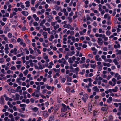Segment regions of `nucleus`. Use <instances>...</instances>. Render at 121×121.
<instances>
[{
	"instance_id": "f257e3e1",
	"label": "nucleus",
	"mask_w": 121,
	"mask_h": 121,
	"mask_svg": "<svg viewBox=\"0 0 121 121\" xmlns=\"http://www.w3.org/2000/svg\"><path fill=\"white\" fill-rule=\"evenodd\" d=\"M37 90L35 91V92H33L32 94V95L33 97H36L37 98H38L39 97V94L41 95V94L40 93L39 90L40 89V86H38L37 87Z\"/></svg>"
},
{
	"instance_id": "f03ea898",
	"label": "nucleus",
	"mask_w": 121,
	"mask_h": 121,
	"mask_svg": "<svg viewBox=\"0 0 121 121\" xmlns=\"http://www.w3.org/2000/svg\"><path fill=\"white\" fill-rule=\"evenodd\" d=\"M62 107L61 108V112H62L66 111L67 109L66 106L63 104H62Z\"/></svg>"
},
{
	"instance_id": "7ed1b4c3",
	"label": "nucleus",
	"mask_w": 121,
	"mask_h": 121,
	"mask_svg": "<svg viewBox=\"0 0 121 121\" xmlns=\"http://www.w3.org/2000/svg\"><path fill=\"white\" fill-rule=\"evenodd\" d=\"M88 95L85 94L83 95V97L82 98V99L84 102H85L88 99Z\"/></svg>"
},
{
	"instance_id": "20e7f679",
	"label": "nucleus",
	"mask_w": 121,
	"mask_h": 121,
	"mask_svg": "<svg viewBox=\"0 0 121 121\" xmlns=\"http://www.w3.org/2000/svg\"><path fill=\"white\" fill-rule=\"evenodd\" d=\"M97 42L99 45H102L103 43V40L102 39L100 38H98L97 39Z\"/></svg>"
},
{
	"instance_id": "39448f33",
	"label": "nucleus",
	"mask_w": 121,
	"mask_h": 121,
	"mask_svg": "<svg viewBox=\"0 0 121 121\" xmlns=\"http://www.w3.org/2000/svg\"><path fill=\"white\" fill-rule=\"evenodd\" d=\"M104 34H99L98 33H96L95 34V36L97 37H99V38H103L104 36Z\"/></svg>"
},
{
	"instance_id": "423d86ee",
	"label": "nucleus",
	"mask_w": 121,
	"mask_h": 121,
	"mask_svg": "<svg viewBox=\"0 0 121 121\" xmlns=\"http://www.w3.org/2000/svg\"><path fill=\"white\" fill-rule=\"evenodd\" d=\"M21 13L23 15L26 16H27L29 14V13L27 11H22Z\"/></svg>"
},
{
	"instance_id": "0eeeda50",
	"label": "nucleus",
	"mask_w": 121,
	"mask_h": 121,
	"mask_svg": "<svg viewBox=\"0 0 121 121\" xmlns=\"http://www.w3.org/2000/svg\"><path fill=\"white\" fill-rule=\"evenodd\" d=\"M92 89L95 92H98L99 91V89L97 86L93 87L92 88Z\"/></svg>"
},
{
	"instance_id": "6e6552de",
	"label": "nucleus",
	"mask_w": 121,
	"mask_h": 121,
	"mask_svg": "<svg viewBox=\"0 0 121 121\" xmlns=\"http://www.w3.org/2000/svg\"><path fill=\"white\" fill-rule=\"evenodd\" d=\"M47 33L46 32H44L42 34V35L44 36L45 39H46L47 38Z\"/></svg>"
},
{
	"instance_id": "1a4fd4ad",
	"label": "nucleus",
	"mask_w": 121,
	"mask_h": 121,
	"mask_svg": "<svg viewBox=\"0 0 121 121\" xmlns=\"http://www.w3.org/2000/svg\"><path fill=\"white\" fill-rule=\"evenodd\" d=\"M54 116H52L49 117L48 121H54Z\"/></svg>"
},
{
	"instance_id": "9d476101",
	"label": "nucleus",
	"mask_w": 121,
	"mask_h": 121,
	"mask_svg": "<svg viewBox=\"0 0 121 121\" xmlns=\"http://www.w3.org/2000/svg\"><path fill=\"white\" fill-rule=\"evenodd\" d=\"M113 62L115 63V65H117L119 64V62L118 61V60L116 58H115L113 60Z\"/></svg>"
},
{
	"instance_id": "9b49d317",
	"label": "nucleus",
	"mask_w": 121,
	"mask_h": 121,
	"mask_svg": "<svg viewBox=\"0 0 121 121\" xmlns=\"http://www.w3.org/2000/svg\"><path fill=\"white\" fill-rule=\"evenodd\" d=\"M66 76H67V82H71V78L69 77L68 75H65V77Z\"/></svg>"
},
{
	"instance_id": "f8f14e48",
	"label": "nucleus",
	"mask_w": 121,
	"mask_h": 121,
	"mask_svg": "<svg viewBox=\"0 0 121 121\" xmlns=\"http://www.w3.org/2000/svg\"><path fill=\"white\" fill-rule=\"evenodd\" d=\"M46 20L45 19H43L42 21L40 24V26H43V24L45 23L46 22Z\"/></svg>"
},
{
	"instance_id": "ddd939ff",
	"label": "nucleus",
	"mask_w": 121,
	"mask_h": 121,
	"mask_svg": "<svg viewBox=\"0 0 121 121\" xmlns=\"http://www.w3.org/2000/svg\"><path fill=\"white\" fill-rule=\"evenodd\" d=\"M112 100V98L111 97H110L109 99L107 100V102L108 103H110L111 102Z\"/></svg>"
},
{
	"instance_id": "4468645a",
	"label": "nucleus",
	"mask_w": 121,
	"mask_h": 121,
	"mask_svg": "<svg viewBox=\"0 0 121 121\" xmlns=\"http://www.w3.org/2000/svg\"><path fill=\"white\" fill-rule=\"evenodd\" d=\"M32 110L34 112H36L38 110V108L35 107L32 108Z\"/></svg>"
},
{
	"instance_id": "2eb2a0df",
	"label": "nucleus",
	"mask_w": 121,
	"mask_h": 121,
	"mask_svg": "<svg viewBox=\"0 0 121 121\" xmlns=\"http://www.w3.org/2000/svg\"><path fill=\"white\" fill-rule=\"evenodd\" d=\"M60 8V7H59L57 5H55L54 6V9L56 11H58Z\"/></svg>"
},
{
	"instance_id": "dca6fc26",
	"label": "nucleus",
	"mask_w": 121,
	"mask_h": 121,
	"mask_svg": "<svg viewBox=\"0 0 121 121\" xmlns=\"http://www.w3.org/2000/svg\"><path fill=\"white\" fill-rule=\"evenodd\" d=\"M26 4V7H29L30 6V2L29 1H27L25 2V3Z\"/></svg>"
},
{
	"instance_id": "f3484780",
	"label": "nucleus",
	"mask_w": 121,
	"mask_h": 121,
	"mask_svg": "<svg viewBox=\"0 0 121 121\" xmlns=\"http://www.w3.org/2000/svg\"><path fill=\"white\" fill-rule=\"evenodd\" d=\"M116 51L117 52L116 54L118 55V54L120 55L121 54V50H118V49H116Z\"/></svg>"
},
{
	"instance_id": "a211bd4d",
	"label": "nucleus",
	"mask_w": 121,
	"mask_h": 121,
	"mask_svg": "<svg viewBox=\"0 0 121 121\" xmlns=\"http://www.w3.org/2000/svg\"><path fill=\"white\" fill-rule=\"evenodd\" d=\"M16 95V99L17 100H18L19 99V95L17 93L15 94Z\"/></svg>"
},
{
	"instance_id": "6ab92c4d",
	"label": "nucleus",
	"mask_w": 121,
	"mask_h": 121,
	"mask_svg": "<svg viewBox=\"0 0 121 121\" xmlns=\"http://www.w3.org/2000/svg\"><path fill=\"white\" fill-rule=\"evenodd\" d=\"M59 27V25L58 24H56V26H53V27L55 30H56L57 28H58Z\"/></svg>"
},
{
	"instance_id": "aec40b11",
	"label": "nucleus",
	"mask_w": 121,
	"mask_h": 121,
	"mask_svg": "<svg viewBox=\"0 0 121 121\" xmlns=\"http://www.w3.org/2000/svg\"><path fill=\"white\" fill-rule=\"evenodd\" d=\"M68 62L69 63H72L73 62V61L72 60L71 58H69L68 59Z\"/></svg>"
},
{
	"instance_id": "412c9836",
	"label": "nucleus",
	"mask_w": 121,
	"mask_h": 121,
	"mask_svg": "<svg viewBox=\"0 0 121 121\" xmlns=\"http://www.w3.org/2000/svg\"><path fill=\"white\" fill-rule=\"evenodd\" d=\"M89 65V64H88L87 65H86V64H83L82 65V66H83V67H84L85 66L86 68H87Z\"/></svg>"
},
{
	"instance_id": "4be33fe9",
	"label": "nucleus",
	"mask_w": 121,
	"mask_h": 121,
	"mask_svg": "<svg viewBox=\"0 0 121 121\" xmlns=\"http://www.w3.org/2000/svg\"><path fill=\"white\" fill-rule=\"evenodd\" d=\"M60 76L59 73H56L55 75L53 76V78H56V76Z\"/></svg>"
},
{
	"instance_id": "5701e85b",
	"label": "nucleus",
	"mask_w": 121,
	"mask_h": 121,
	"mask_svg": "<svg viewBox=\"0 0 121 121\" xmlns=\"http://www.w3.org/2000/svg\"><path fill=\"white\" fill-rule=\"evenodd\" d=\"M7 104L10 108H12L13 107V105L11 104L10 102L9 101L7 102Z\"/></svg>"
},
{
	"instance_id": "b1692460",
	"label": "nucleus",
	"mask_w": 121,
	"mask_h": 121,
	"mask_svg": "<svg viewBox=\"0 0 121 121\" xmlns=\"http://www.w3.org/2000/svg\"><path fill=\"white\" fill-rule=\"evenodd\" d=\"M43 114L44 116H46L48 115V113L47 111H44L43 112Z\"/></svg>"
},
{
	"instance_id": "393cba45",
	"label": "nucleus",
	"mask_w": 121,
	"mask_h": 121,
	"mask_svg": "<svg viewBox=\"0 0 121 121\" xmlns=\"http://www.w3.org/2000/svg\"><path fill=\"white\" fill-rule=\"evenodd\" d=\"M34 26H38V24L37 22H34L33 23Z\"/></svg>"
},
{
	"instance_id": "a878e982",
	"label": "nucleus",
	"mask_w": 121,
	"mask_h": 121,
	"mask_svg": "<svg viewBox=\"0 0 121 121\" xmlns=\"http://www.w3.org/2000/svg\"><path fill=\"white\" fill-rule=\"evenodd\" d=\"M28 72V70H26L23 72V73L25 75H26L27 74Z\"/></svg>"
},
{
	"instance_id": "bb28decb",
	"label": "nucleus",
	"mask_w": 121,
	"mask_h": 121,
	"mask_svg": "<svg viewBox=\"0 0 121 121\" xmlns=\"http://www.w3.org/2000/svg\"><path fill=\"white\" fill-rule=\"evenodd\" d=\"M101 110L102 111H106L107 110L106 108L105 107H103L101 108Z\"/></svg>"
},
{
	"instance_id": "cd10ccee",
	"label": "nucleus",
	"mask_w": 121,
	"mask_h": 121,
	"mask_svg": "<svg viewBox=\"0 0 121 121\" xmlns=\"http://www.w3.org/2000/svg\"><path fill=\"white\" fill-rule=\"evenodd\" d=\"M111 32L109 30H107L106 32V34L108 35H109L111 34Z\"/></svg>"
},
{
	"instance_id": "c85d7f7f",
	"label": "nucleus",
	"mask_w": 121,
	"mask_h": 121,
	"mask_svg": "<svg viewBox=\"0 0 121 121\" xmlns=\"http://www.w3.org/2000/svg\"><path fill=\"white\" fill-rule=\"evenodd\" d=\"M91 66L92 68L95 69L96 67V65L95 64H91Z\"/></svg>"
},
{
	"instance_id": "c756f323",
	"label": "nucleus",
	"mask_w": 121,
	"mask_h": 121,
	"mask_svg": "<svg viewBox=\"0 0 121 121\" xmlns=\"http://www.w3.org/2000/svg\"><path fill=\"white\" fill-rule=\"evenodd\" d=\"M75 52L74 51H73L72 52H70L69 53V55L71 56L73 54H74L75 53Z\"/></svg>"
},
{
	"instance_id": "7c9ffc66",
	"label": "nucleus",
	"mask_w": 121,
	"mask_h": 121,
	"mask_svg": "<svg viewBox=\"0 0 121 121\" xmlns=\"http://www.w3.org/2000/svg\"><path fill=\"white\" fill-rule=\"evenodd\" d=\"M92 108V106L90 104H88V109L90 111L91 110Z\"/></svg>"
},
{
	"instance_id": "2f4dec72",
	"label": "nucleus",
	"mask_w": 121,
	"mask_h": 121,
	"mask_svg": "<svg viewBox=\"0 0 121 121\" xmlns=\"http://www.w3.org/2000/svg\"><path fill=\"white\" fill-rule=\"evenodd\" d=\"M22 78H19L17 79L16 81L17 83H19L20 82V80Z\"/></svg>"
},
{
	"instance_id": "473e14b6",
	"label": "nucleus",
	"mask_w": 121,
	"mask_h": 121,
	"mask_svg": "<svg viewBox=\"0 0 121 121\" xmlns=\"http://www.w3.org/2000/svg\"><path fill=\"white\" fill-rule=\"evenodd\" d=\"M103 39H104V41H107L108 40V37H106L105 35H104V37H103Z\"/></svg>"
},
{
	"instance_id": "72a5a7b5",
	"label": "nucleus",
	"mask_w": 121,
	"mask_h": 121,
	"mask_svg": "<svg viewBox=\"0 0 121 121\" xmlns=\"http://www.w3.org/2000/svg\"><path fill=\"white\" fill-rule=\"evenodd\" d=\"M12 34H11L10 33H8V36L9 38H11L12 37Z\"/></svg>"
},
{
	"instance_id": "f704fd0d",
	"label": "nucleus",
	"mask_w": 121,
	"mask_h": 121,
	"mask_svg": "<svg viewBox=\"0 0 121 121\" xmlns=\"http://www.w3.org/2000/svg\"><path fill=\"white\" fill-rule=\"evenodd\" d=\"M20 44L21 45H23V46L24 47H25L26 46L25 43H24L23 41H21L20 43Z\"/></svg>"
},
{
	"instance_id": "c9c22d12",
	"label": "nucleus",
	"mask_w": 121,
	"mask_h": 121,
	"mask_svg": "<svg viewBox=\"0 0 121 121\" xmlns=\"http://www.w3.org/2000/svg\"><path fill=\"white\" fill-rule=\"evenodd\" d=\"M48 18L52 20L53 18V17L52 16L50 15L48 16Z\"/></svg>"
},
{
	"instance_id": "e433bc0d",
	"label": "nucleus",
	"mask_w": 121,
	"mask_h": 121,
	"mask_svg": "<svg viewBox=\"0 0 121 121\" xmlns=\"http://www.w3.org/2000/svg\"><path fill=\"white\" fill-rule=\"evenodd\" d=\"M29 50L30 51V52L31 54H32L33 53L34 51L31 48H29Z\"/></svg>"
},
{
	"instance_id": "4c0bfd02",
	"label": "nucleus",
	"mask_w": 121,
	"mask_h": 121,
	"mask_svg": "<svg viewBox=\"0 0 121 121\" xmlns=\"http://www.w3.org/2000/svg\"><path fill=\"white\" fill-rule=\"evenodd\" d=\"M56 33V31L54 30H53L52 31L51 33L52 35H55Z\"/></svg>"
},
{
	"instance_id": "58836bf2",
	"label": "nucleus",
	"mask_w": 121,
	"mask_h": 121,
	"mask_svg": "<svg viewBox=\"0 0 121 121\" xmlns=\"http://www.w3.org/2000/svg\"><path fill=\"white\" fill-rule=\"evenodd\" d=\"M99 55H97L95 56V58L96 60H97L98 61V59H99Z\"/></svg>"
},
{
	"instance_id": "ea45409f",
	"label": "nucleus",
	"mask_w": 121,
	"mask_h": 121,
	"mask_svg": "<svg viewBox=\"0 0 121 121\" xmlns=\"http://www.w3.org/2000/svg\"><path fill=\"white\" fill-rule=\"evenodd\" d=\"M46 87L48 89H50L52 88L51 86H48L47 84L46 85Z\"/></svg>"
},
{
	"instance_id": "a19ab883",
	"label": "nucleus",
	"mask_w": 121,
	"mask_h": 121,
	"mask_svg": "<svg viewBox=\"0 0 121 121\" xmlns=\"http://www.w3.org/2000/svg\"><path fill=\"white\" fill-rule=\"evenodd\" d=\"M42 27L43 28V30H44L45 31H47V28L45 27V26H42Z\"/></svg>"
},
{
	"instance_id": "79ce46f5",
	"label": "nucleus",
	"mask_w": 121,
	"mask_h": 121,
	"mask_svg": "<svg viewBox=\"0 0 121 121\" xmlns=\"http://www.w3.org/2000/svg\"><path fill=\"white\" fill-rule=\"evenodd\" d=\"M66 80V79L64 78H62L61 80V81L63 83H64L65 81Z\"/></svg>"
},
{
	"instance_id": "37998d69",
	"label": "nucleus",
	"mask_w": 121,
	"mask_h": 121,
	"mask_svg": "<svg viewBox=\"0 0 121 121\" xmlns=\"http://www.w3.org/2000/svg\"><path fill=\"white\" fill-rule=\"evenodd\" d=\"M11 41L12 42H14L15 43L16 42V40L12 38L11 39Z\"/></svg>"
},
{
	"instance_id": "c03bdc74",
	"label": "nucleus",
	"mask_w": 121,
	"mask_h": 121,
	"mask_svg": "<svg viewBox=\"0 0 121 121\" xmlns=\"http://www.w3.org/2000/svg\"><path fill=\"white\" fill-rule=\"evenodd\" d=\"M112 81L113 83H116L117 80L115 78H113L112 79Z\"/></svg>"
},
{
	"instance_id": "a18cd8bd",
	"label": "nucleus",
	"mask_w": 121,
	"mask_h": 121,
	"mask_svg": "<svg viewBox=\"0 0 121 121\" xmlns=\"http://www.w3.org/2000/svg\"><path fill=\"white\" fill-rule=\"evenodd\" d=\"M10 69L11 70H14L16 69V68L15 66H13Z\"/></svg>"
},
{
	"instance_id": "49530a36",
	"label": "nucleus",
	"mask_w": 121,
	"mask_h": 121,
	"mask_svg": "<svg viewBox=\"0 0 121 121\" xmlns=\"http://www.w3.org/2000/svg\"><path fill=\"white\" fill-rule=\"evenodd\" d=\"M72 40L73 41V42H75V38L74 36H73L71 38Z\"/></svg>"
},
{
	"instance_id": "de8ad7c7",
	"label": "nucleus",
	"mask_w": 121,
	"mask_h": 121,
	"mask_svg": "<svg viewBox=\"0 0 121 121\" xmlns=\"http://www.w3.org/2000/svg\"><path fill=\"white\" fill-rule=\"evenodd\" d=\"M88 81L89 83H91L92 82L93 80L91 78H90L88 79Z\"/></svg>"
},
{
	"instance_id": "09e8293b",
	"label": "nucleus",
	"mask_w": 121,
	"mask_h": 121,
	"mask_svg": "<svg viewBox=\"0 0 121 121\" xmlns=\"http://www.w3.org/2000/svg\"><path fill=\"white\" fill-rule=\"evenodd\" d=\"M5 30L7 31H9L10 30L9 28L8 27H5Z\"/></svg>"
},
{
	"instance_id": "8fccbe9b",
	"label": "nucleus",
	"mask_w": 121,
	"mask_h": 121,
	"mask_svg": "<svg viewBox=\"0 0 121 121\" xmlns=\"http://www.w3.org/2000/svg\"><path fill=\"white\" fill-rule=\"evenodd\" d=\"M93 25L95 27H96L97 25V23L95 22H93Z\"/></svg>"
},
{
	"instance_id": "3c124183",
	"label": "nucleus",
	"mask_w": 121,
	"mask_h": 121,
	"mask_svg": "<svg viewBox=\"0 0 121 121\" xmlns=\"http://www.w3.org/2000/svg\"><path fill=\"white\" fill-rule=\"evenodd\" d=\"M47 91V89H44L43 90L42 93L43 94H44Z\"/></svg>"
},
{
	"instance_id": "603ef678",
	"label": "nucleus",
	"mask_w": 121,
	"mask_h": 121,
	"mask_svg": "<svg viewBox=\"0 0 121 121\" xmlns=\"http://www.w3.org/2000/svg\"><path fill=\"white\" fill-rule=\"evenodd\" d=\"M21 87L20 86H19L17 87V89L16 90H17V91L18 92V90H21Z\"/></svg>"
},
{
	"instance_id": "864d4df0",
	"label": "nucleus",
	"mask_w": 121,
	"mask_h": 121,
	"mask_svg": "<svg viewBox=\"0 0 121 121\" xmlns=\"http://www.w3.org/2000/svg\"><path fill=\"white\" fill-rule=\"evenodd\" d=\"M66 92H69L70 91V89L69 87H67L66 88Z\"/></svg>"
},
{
	"instance_id": "5fc2aeb1",
	"label": "nucleus",
	"mask_w": 121,
	"mask_h": 121,
	"mask_svg": "<svg viewBox=\"0 0 121 121\" xmlns=\"http://www.w3.org/2000/svg\"><path fill=\"white\" fill-rule=\"evenodd\" d=\"M115 43L118 45V47H120V45L119 44L118 42L117 41H116L115 42Z\"/></svg>"
},
{
	"instance_id": "6e6d98bb",
	"label": "nucleus",
	"mask_w": 121,
	"mask_h": 121,
	"mask_svg": "<svg viewBox=\"0 0 121 121\" xmlns=\"http://www.w3.org/2000/svg\"><path fill=\"white\" fill-rule=\"evenodd\" d=\"M35 0H31V3L33 5L34 4L35 2Z\"/></svg>"
},
{
	"instance_id": "4d7b16f0",
	"label": "nucleus",
	"mask_w": 121,
	"mask_h": 121,
	"mask_svg": "<svg viewBox=\"0 0 121 121\" xmlns=\"http://www.w3.org/2000/svg\"><path fill=\"white\" fill-rule=\"evenodd\" d=\"M103 49L104 51H107L108 50L107 48L106 47H104L103 48Z\"/></svg>"
},
{
	"instance_id": "13d9d810",
	"label": "nucleus",
	"mask_w": 121,
	"mask_h": 121,
	"mask_svg": "<svg viewBox=\"0 0 121 121\" xmlns=\"http://www.w3.org/2000/svg\"><path fill=\"white\" fill-rule=\"evenodd\" d=\"M32 90L31 88H29L28 89V91L29 93H30L32 92Z\"/></svg>"
},
{
	"instance_id": "bf43d9fd",
	"label": "nucleus",
	"mask_w": 121,
	"mask_h": 121,
	"mask_svg": "<svg viewBox=\"0 0 121 121\" xmlns=\"http://www.w3.org/2000/svg\"><path fill=\"white\" fill-rule=\"evenodd\" d=\"M71 25L69 24H67V28L68 29H69L71 27Z\"/></svg>"
},
{
	"instance_id": "052dcab7",
	"label": "nucleus",
	"mask_w": 121,
	"mask_h": 121,
	"mask_svg": "<svg viewBox=\"0 0 121 121\" xmlns=\"http://www.w3.org/2000/svg\"><path fill=\"white\" fill-rule=\"evenodd\" d=\"M19 117L18 116H17L15 117V119L16 121H17L19 119Z\"/></svg>"
},
{
	"instance_id": "680f3d73",
	"label": "nucleus",
	"mask_w": 121,
	"mask_h": 121,
	"mask_svg": "<svg viewBox=\"0 0 121 121\" xmlns=\"http://www.w3.org/2000/svg\"><path fill=\"white\" fill-rule=\"evenodd\" d=\"M4 61L3 59L2 58H0V63H3L4 62Z\"/></svg>"
},
{
	"instance_id": "e2e57ef3",
	"label": "nucleus",
	"mask_w": 121,
	"mask_h": 121,
	"mask_svg": "<svg viewBox=\"0 0 121 121\" xmlns=\"http://www.w3.org/2000/svg\"><path fill=\"white\" fill-rule=\"evenodd\" d=\"M26 105L25 104H21L20 105V106L21 107H26Z\"/></svg>"
},
{
	"instance_id": "0e129e2a",
	"label": "nucleus",
	"mask_w": 121,
	"mask_h": 121,
	"mask_svg": "<svg viewBox=\"0 0 121 121\" xmlns=\"http://www.w3.org/2000/svg\"><path fill=\"white\" fill-rule=\"evenodd\" d=\"M88 56L91 57V58H93V55L91 54H89L88 55Z\"/></svg>"
},
{
	"instance_id": "69168bd1",
	"label": "nucleus",
	"mask_w": 121,
	"mask_h": 121,
	"mask_svg": "<svg viewBox=\"0 0 121 121\" xmlns=\"http://www.w3.org/2000/svg\"><path fill=\"white\" fill-rule=\"evenodd\" d=\"M45 25L48 27H49L50 26V24L48 22H47L45 23Z\"/></svg>"
},
{
	"instance_id": "338daca9",
	"label": "nucleus",
	"mask_w": 121,
	"mask_h": 121,
	"mask_svg": "<svg viewBox=\"0 0 121 121\" xmlns=\"http://www.w3.org/2000/svg\"><path fill=\"white\" fill-rule=\"evenodd\" d=\"M101 57L103 59H104V60L106 58V56L105 55H102L101 56Z\"/></svg>"
},
{
	"instance_id": "774afa93",
	"label": "nucleus",
	"mask_w": 121,
	"mask_h": 121,
	"mask_svg": "<svg viewBox=\"0 0 121 121\" xmlns=\"http://www.w3.org/2000/svg\"><path fill=\"white\" fill-rule=\"evenodd\" d=\"M114 105L116 107H117L118 106V104L117 103H114Z\"/></svg>"
}]
</instances>
